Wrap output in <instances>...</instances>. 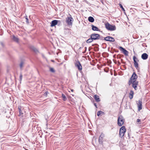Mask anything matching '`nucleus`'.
<instances>
[{
  "label": "nucleus",
  "mask_w": 150,
  "mask_h": 150,
  "mask_svg": "<svg viewBox=\"0 0 150 150\" xmlns=\"http://www.w3.org/2000/svg\"><path fill=\"white\" fill-rule=\"evenodd\" d=\"M105 28L108 30L112 31L116 30L115 25L110 24L108 22L105 23Z\"/></svg>",
  "instance_id": "obj_1"
},
{
  "label": "nucleus",
  "mask_w": 150,
  "mask_h": 150,
  "mask_svg": "<svg viewBox=\"0 0 150 150\" xmlns=\"http://www.w3.org/2000/svg\"><path fill=\"white\" fill-rule=\"evenodd\" d=\"M125 119L122 115L119 116L117 119V124L119 126H121L124 124Z\"/></svg>",
  "instance_id": "obj_2"
},
{
  "label": "nucleus",
  "mask_w": 150,
  "mask_h": 150,
  "mask_svg": "<svg viewBox=\"0 0 150 150\" xmlns=\"http://www.w3.org/2000/svg\"><path fill=\"white\" fill-rule=\"evenodd\" d=\"M70 17H68L66 18V22L68 25L71 26L72 25V23L73 21V19L70 15Z\"/></svg>",
  "instance_id": "obj_3"
},
{
  "label": "nucleus",
  "mask_w": 150,
  "mask_h": 150,
  "mask_svg": "<svg viewBox=\"0 0 150 150\" xmlns=\"http://www.w3.org/2000/svg\"><path fill=\"white\" fill-rule=\"evenodd\" d=\"M133 60L134 61V63L135 67L138 70L139 69L138 64V62L139 61V60L137 58H136L135 56H134L133 57Z\"/></svg>",
  "instance_id": "obj_4"
},
{
  "label": "nucleus",
  "mask_w": 150,
  "mask_h": 150,
  "mask_svg": "<svg viewBox=\"0 0 150 150\" xmlns=\"http://www.w3.org/2000/svg\"><path fill=\"white\" fill-rule=\"evenodd\" d=\"M138 78V76L137 75L136 73L134 72H133L131 77H130L129 82H131L134 81H137L136 79Z\"/></svg>",
  "instance_id": "obj_5"
},
{
  "label": "nucleus",
  "mask_w": 150,
  "mask_h": 150,
  "mask_svg": "<svg viewBox=\"0 0 150 150\" xmlns=\"http://www.w3.org/2000/svg\"><path fill=\"white\" fill-rule=\"evenodd\" d=\"M138 82L137 81H134L130 82H128V84L130 85L131 84H132V86L134 88L135 90H137V85H138Z\"/></svg>",
  "instance_id": "obj_6"
},
{
  "label": "nucleus",
  "mask_w": 150,
  "mask_h": 150,
  "mask_svg": "<svg viewBox=\"0 0 150 150\" xmlns=\"http://www.w3.org/2000/svg\"><path fill=\"white\" fill-rule=\"evenodd\" d=\"M61 23V22L60 21L55 20L52 21L50 26L51 27H53L55 26L57 24H58L59 25Z\"/></svg>",
  "instance_id": "obj_7"
},
{
  "label": "nucleus",
  "mask_w": 150,
  "mask_h": 150,
  "mask_svg": "<svg viewBox=\"0 0 150 150\" xmlns=\"http://www.w3.org/2000/svg\"><path fill=\"white\" fill-rule=\"evenodd\" d=\"M75 66L77 67L79 71H81L82 69V66L80 62L78 60L75 63Z\"/></svg>",
  "instance_id": "obj_8"
},
{
  "label": "nucleus",
  "mask_w": 150,
  "mask_h": 150,
  "mask_svg": "<svg viewBox=\"0 0 150 150\" xmlns=\"http://www.w3.org/2000/svg\"><path fill=\"white\" fill-rule=\"evenodd\" d=\"M91 38H92L94 40H99V34L97 33H93L91 35Z\"/></svg>",
  "instance_id": "obj_9"
},
{
  "label": "nucleus",
  "mask_w": 150,
  "mask_h": 150,
  "mask_svg": "<svg viewBox=\"0 0 150 150\" xmlns=\"http://www.w3.org/2000/svg\"><path fill=\"white\" fill-rule=\"evenodd\" d=\"M30 50L33 51L36 54H38L39 53L38 49L33 46H31L30 47Z\"/></svg>",
  "instance_id": "obj_10"
},
{
  "label": "nucleus",
  "mask_w": 150,
  "mask_h": 150,
  "mask_svg": "<svg viewBox=\"0 0 150 150\" xmlns=\"http://www.w3.org/2000/svg\"><path fill=\"white\" fill-rule=\"evenodd\" d=\"M137 103L138 107V110L140 111L142 108V100H139L138 101H137Z\"/></svg>",
  "instance_id": "obj_11"
},
{
  "label": "nucleus",
  "mask_w": 150,
  "mask_h": 150,
  "mask_svg": "<svg viewBox=\"0 0 150 150\" xmlns=\"http://www.w3.org/2000/svg\"><path fill=\"white\" fill-rule=\"evenodd\" d=\"M119 49L124 53L126 56H128V51L121 46H120Z\"/></svg>",
  "instance_id": "obj_12"
},
{
  "label": "nucleus",
  "mask_w": 150,
  "mask_h": 150,
  "mask_svg": "<svg viewBox=\"0 0 150 150\" xmlns=\"http://www.w3.org/2000/svg\"><path fill=\"white\" fill-rule=\"evenodd\" d=\"M104 40L110 42H113L115 41L114 38L110 36H108L104 38Z\"/></svg>",
  "instance_id": "obj_13"
},
{
  "label": "nucleus",
  "mask_w": 150,
  "mask_h": 150,
  "mask_svg": "<svg viewBox=\"0 0 150 150\" xmlns=\"http://www.w3.org/2000/svg\"><path fill=\"white\" fill-rule=\"evenodd\" d=\"M104 137V135L103 133H102L100 135L99 139V142L101 144L103 142V139Z\"/></svg>",
  "instance_id": "obj_14"
},
{
  "label": "nucleus",
  "mask_w": 150,
  "mask_h": 150,
  "mask_svg": "<svg viewBox=\"0 0 150 150\" xmlns=\"http://www.w3.org/2000/svg\"><path fill=\"white\" fill-rule=\"evenodd\" d=\"M148 55L146 53L143 54L141 56L143 60H146L148 58Z\"/></svg>",
  "instance_id": "obj_15"
},
{
  "label": "nucleus",
  "mask_w": 150,
  "mask_h": 150,
  "mask_svg": "<svg viewBox=\"0 0 150 150\" xmlns=\"http://www.w3.org/2000/svg\"><path fill=\"white\" fill-rule=\"evenodd\" d=\"M134 94V91L132 90L130 91L129 94V97L130 99H132L133 98Z\"/></svg>",
  "instance_id": "obj_16"
},
{
  "label": "nucleus",
  "mask_w": 150,
  "mask_h": 150,
  "mask_svg": "<svg viewBox=\"0 0 150 150\" xmlns=\"http://www.w3.org/2000/svg\"><path fill=\"white\" fill-rule=\"evenodd\" d=\"M18 109L19 112V114L18 115V116H21L22 117H23V113L22 112V111L21 110V107L19 106L18 107Z\"/></svg>",
  "instance_id": "obj_17"
},
{
  "label": "nucleus",
  "mask_w": 150,
  "mask_h": 150,
  "mask_svg": "<svg viewBox=\"0 0 150 150\" xmlns=\"http://www.w3.org/2000/svg\"><path fill=\"white\" fill-rule=\"evenodd\" d=\"M92 27V29L93 31H100V30L97 27L94 25H92L91 26Z\"/></svg>",
  "instance_id": "obj_18"
},
{
  "label": "nucleus",
  "mask_w": 150,
  "mask_h": 150,
  "mask_svg": "<svg viewBox=\"0 0 150 150\" xmlns=\"http://www.w3.org/2000/svg\"><path fill=\"white\" fill-rule=\"evenodd\" d=\"M94 98L96 101L97 102H98L100 101V100L99 98V96L97 95H95L94 96Z\"/></svg>",
  "instance_id": "obj_19"
},
{
  "label": "nucleus",
  "mask_w": 150,
  "mask_h": 150,
  "mask_svg": "<svg viewBox=\"0 0 150 150\" xmlns=\"http://www.w3.org/2000/svg\"><path fill=\"white\" fill-rule=\"evenodd\" d=\"M88 20L89 22L91 23H93L94 21V18L92 16H89L88 18Z\"/></svg>",
  "instance_id": "obj_20"
},
{
  "label": "nucleus",
  "mask_w": 150,
  "mask_h": 150,
  "mask_svg": "<svg viewBox=\"0 0 150 150\" xmlns=\"http://www.w3.org/2000/svg\"><path fill=\"white\" fill-rule=\"evenodd\" d=\"M120 131L122 132H124L125 133L126 131L125 127V126H122L120 129Z\"/></svg>",
  "instance_id": "obj_21"
},
{
  "label": "nucleus",
  "mask_w": 150,
  "mask_h": 150,
  "mask_svg": "<svg viewBox=\"0 0 150 150\" xmlns=\"http://www.w3.org/2000/svg\"><path fill=\"white\" fill-rule=\"evenodd\" d=\"M93 40H94L93 39V38H91L90 37V38L86 40V42L88 43H90L92 42Z\"/></svg>",
  "instance_id": "obj_22"
},
{
  "label": "nucleus",
  "mask_w": 150,
  "mask_h": 150,
  "mask_svg": "<svg viewBox=\"0 0 150 150\" xmlns=\"http://www.w3.org/2000/svg\"><path fill=\"white\" fill-rule=\"evenodd\" d=\"M13 39L14 41L17 42H18V39L17 38L15 37L14 35L13 36Z\"/></svg>",
  "instance_id": "obj_23"
},
{
  "label": "nucleus",
  "mask_w": 150,
  "mask_h": 150,
  "mask_svg": "<svg viewBox=\"0 0 150 150\" xmlns=\"http://www.w3.org/2000/svg\"><path fill=\"white\" fill-rule=\"evenodd\" d=\"M125 133L124 132H121V131H120L119 132V136L121 138H122L124 135Z\"/></svg>",
  "instance_id": "obj_24"
},
{
  "label": "nucleus",
  "mask_w": 150,
  "mask_h": 150,
  "mask_svg": "<svg viewBox=\"0 0 150 150\" xmlns=\"http://www.w3.org/2000/svg\"><path fill=\"white\" fill-rule=\"evenodd\" d=\"M101 114H104V112L101 111H98L97 113V115L99 116Z\"/></svg>",
  "instance_id": "obj_25"
},
{
  "label": "nucleus",
  "mask_w": 150,
  "mask_h": 150,
  "mask_svg": "<svg viewBox=\"0 0 150 150\" xmlns=\"http://www.w3.org/2000/svg\"><path fill=\"white\" fill-rule=\"evenodd\" d=\"M62 97L63 98V100L64 101H65L67 99V98L66 97L65 95L63 94H62Z\"/></svg>",
  "instance_id": "obj_26"
},
{
  "label": "nucleus",
  "mask_w": 150,
  "mask_h": 150,
  "mask_svg": "<svg viewBox=\"0 0 150 150\" xmlns=\"http://www.w3.org/2000/svg\"><path fill=\"white\" fill-rule=\"evenodd\" d=\"M50 71L52 73H54L55 72V71L54 69L52 67L50 68Z\"/></svg>",
  "instance_id": "obj_27"
},
{
  "label": "nucleus",
  "mask_w": 150,
  "mask_h": 150,
  "mask_svg": "<svg viewBox=\"0 0 150 150\" xmlns=\"http://www.w3.org/2000/svg\"><path fill=\"white\" fill-rule=\"evenodd\" d=\"M120 6V7L122 8V10L123 11H125V9L123 7L122 5L121 4H119Z\"/></svg>",
  "instance_id": "obj_28"
},
{
  "label": "nucleus",
  "mask_w": 150,
  "mask_h": 150,
  "mask_svg": "<svg viewBox=\"0 0 150 150\" xmlns=\"http://www.w3.org/2000/svg\"><path fill=\"white\" fill-rule=\"evenodd\" d=\"M104 38H105L103 37V36H100V35H99V38H98L99 39H100L101 40H104Z\"/></svg>",
  "instance_id": "obj_29"
},
{
  "label": "nucleus",
  "mask_w": 150,
  "mask_h": 150,
  "mask_svg": "<svg viewBox=\"0 0 150 150\" xmlns=\"http://www.w3.org/2000/svg\"><path fill=\"white\" fill-rule=\"evenodd\" d=\"M23 62H21L20 64V67L21 69H22V68L23 67Z\"/></svg>",
  "instance_id": "obj_30"
},
{
  "label": "nucleus",
  "mask_w": 150,
  "mask_h": 150,
  "mask_svg": "<svg viewBox=\"0 0 150 150\" xmlns=\"http://www.w3.org/2000/svg\"><path fill=\"white\" fill-rule=\"evenodd\" d=\"M25 18L26 19V22L27 23H29V21H28V17H27V16H25Z\"/></svg>",
  "instance_id": "obj_31"
},
{
  "label": "nucleus",
  "mask_w": 150,
  "mask_h": 150,
  "mask_svg": "<svg viewBox=\"0 0 150 150\" xmlns=\"http://www.w3.org/2000/svg\"><path fill=\"white\" fill-rule=\"evenodd\" d=\"M22 77H23L22 75L21 74L20 75V77H19L20 81H21V80L22 79Z\"/></svg>",
  "instance_id": "obj_32"
},
{
  "label": "nucleus",
  "mask_w": 150,
  "mask_h": 150,
  "mask_svg": "<svg viewBox=\"0 0 150 150\" xmlns=\"http://www.w3.org/2000/svg\"><path fill=\"white\" fill-rule=\"evenodd\" d=\"M142 45L143 47H147V46L146 44L145 43H143L142 44Z\"/></svg>",
  "instance_id": "obj_33"
},
{
  "label": "nucleus",
  "mask_w": 150,
  "mask_h": 150,
  "mask_svg": "<svg viewBox=\"0 0 150 150\" xmlns=\"http://www.w3.org/2000/svg\"><path fill=\"white\" fill-rule=\"evenodd\" d=\"M0 44L3 47H4V45L2 42H0Z\"/></svg>",
  "instance_id": "obj_34"
},
{
  "label": "nucleus",
  "mask_w": 150,
  "mask_h": 150,
  "mask_svg": "<svg viewBox=\"0 0 150 150\" xmlns=\"http://www.w3.org/2000/svg\"><path fill=\"white\" fill-rule=\"evenodd\" d=\"M141 121V120L140 119H138L137 120V122H139Z\"/></svg>",
  "instance_id": "obj_35"
},
{
  "label": "nucleus",
  "mask_w": 150,
  "mask_h": 150,
  "mask_svg": "<svg viewBox=\"0 0 150 150\" xmlns=\"http://www.w3.org/2000/svg\"><path fill=\"white\" fill-rule=\"evenodd\" d=\"M48 93V91H46L45 92V93H44V94L45 95H47V93Z\"/></svg>",
  "instance_id": "obj_36"
},
{
  "label": "nucleus",
  "mask_w": 150,
  "mask_h": 150,
  "mask_svg": "<svg viewBox=\"0 0 150 150\" xmlns=\"http://www.w3.org/2000/svg\"><path fill=\"white\" fill-rule=\"evenodd\" d=\"M13 111H11L10 112V113L11 115H12V114H13Z\"/></svg>",
  "instance_id": "obj_37"
},
{
  "label": "nucleus",
  "mask_w": 150,
  "mask_h": 150,
  "mask_svg": "<svg viewBox=\"0 0 150 150\" xmlns=\"http://www.w3.org/2000/svg\"><path fill=\"white\" fill-rule=\"evenodd\" d=\"M67 30L68 31V32H69V33H71V30L70 29H67Z\"/></svg>",
  "instance_id": "obj_38"
},
{
  "label": "nucleus",
  "mask_w": 150,
  "mask_h": 150,
  "mask_svg": "<svg viewBox=\"0 0 150 150\" xmlns=\"http://www.w3.org/2000/svg\"><path fill=\"white\" fill-rule=\"evenodd\" d=\"M94 105H95V106L96 107V108H97V106L96 104V103H94Z\"/></svg>",
  "instance_id": "obj_39"
},
{
  "label": "nucleus",
  "mask_w": 150,
  "mask_h": 150,
  "mask_svg": "<svg viewBox=\"0 0 150 150\" xmlns=\"http://www.w3.org/2000/svg\"><path fill=\"white\" fill-rule=\"evenodd\" d=\"M86 50H85L84 51H83V52H82V53H83V54H84V53H85L86 52Z\"/></svg>",
  "instance_id": "obj_40"
},
{
  "label": "nucleus",
  "mask_w": 150,
  "mask_h": 150,
  "mask_svg": "<svg viewBox=\"0 0 150 150\" xmlns=\"http://www.w3.org/2000/svg\"><path fill=\"white\" fill-rule=\"evenodd\" d=\"M118 63L119 65L120 64V63L119 61L118 62Z\"/></svg>",
  "instance_id": "obj_41"
},
{
  "label": "nucleus",
  "mask_w": 150,
  "mask_h": 150,
  "mask_svg": "<svg viewBox=\"0 0 150 150\" xmlns=\"http://www.w3.org/2000/svg\"><path fill=\"white\" fill-rule=\"evenodd\" d=\"M118 51H119L118 50H117L115 51V52H118Z\"/></svg>",
  "instance_id": "obj_42"
},
{
  "label": "nucleus",
  "mask_w": 150,
  "mask_h": 150,
  "mask_svg": "<svg viewBox=\"0 0 150 150\" xmlns=\"http://www.w3.org/2000/svg\"><path fill=\"white\" fill-rule=\"evenodd\" d=\"M115 56H116V54H115V55H113V57H114V58H115Z\"/></svg>",
  "instance_id": "obj_43"
},
{
  "label": "nucleus",
  "mask_w": 150,
  "mask_h": 150,
  "mask_svg": "<svg viewBox=\"0 0 150 150\" xmlns=\"http://www.w3.org/2000/svg\"><path fill=\"white\" fill-rule=\"evenodd\" d=\"M85 50H87V47H85Z\"/></svg>",
  "instance_id": "obj_44"
},
{
  "label": "nucleus",
  "mask_w": 150,
  "mask_h": 150,
  "mask_svg": "<svg viewBox=\"0 0 150 150\" xmlns=\"http://www.w3.org/2000/svg\"><path fill=\"white\" fill-rule=\"evenodd\" d=\"M118 56H119V55H117V58H120V57H118Z\"/></svg>",
  "instance_id": "obj_45"
},
{
  "label": "nucleus",
  "mask_w": 150,
  "mask_h": 150,
  "mask_svg": "<svg viewBox=\"0 0 150 150\" xmlns=\"http://www.w3.org/2000/svg\"><path fill=\"white\" fill-rule=\"evenodd\" d=\"M71 91L72 92H73L74 90L73 89H71Z\"/></svg>",
  "instance_id": "obj_46"
},
{
  "label": "nucleus",
  "mask_w": 150,
  "mask_h": 150,
  "mask_svg": "<svg viewBox=\"0 0 150 150\" xmlns=\"http://www.w3.org/2000/svg\"><path fill=\"white\" fill-rule=\"evenodd\" d=\"M42 55L43 57H44V55L43 54H42Z\"/></svg>",
  "instance_id": "obj_47"
},
{
  "label": "nucleus",
  "mask_w": 150,
  "mask_h": 150,
  "mask_svg": "<svg viewBox=\"0 0 150 150\" xmlns=\"http://www.w3.org/2000/svg\"><path fill=\"white\" fill-rule=\"evenodd\" d=\"M76 2H79V1H78L77 0H76Z\"/></svg>",
  "instance_id": "obj_48"
},
{
  "label": "nucleus",
  "mask_w": 150,
  "mask_h": 150,
  "mask_svg": "<svg viewBox=\"0 0 150 150\" xmlns=\"http://www.w3.org/2000/svg\"><path fill=\"white\" fill-rule=\"evenodd\" d=\"M133 51H134V53H135V52H134V49H133Z\"/></svg>",
  "instance_id": "obj_49"
},
{
  "label": "nucleus",
  "mask_w": 150,
  "mask_h": 150,
  "mask_svg": "<svg viewBox=\"0 0 150 150\" xmlns=\"http://www.w3.org/2000/svg\"><path fill=\"white\" fill-rule=\"evenodd\" d=\"M81 47H80L79 48V49H81Z\"/></svg>",
  "instance_id": "obj_50"
},
{
  "label": "nucleus",
  "mask_w": 150,
  "mask_h": 150,
  "mask_svg": "<svg viewBox=\"0 0 150 150\" xmlns=\"http://www.w3.org/2000/svg\"><path fill=\"white\" fill-rule=\"evenodd\" d=\"M122 60H123V59H121V61H122Z\"/></svg>",
  "instance_id": "obj_51"
},
{
  "label": "nucleus",
  "mask_w": 150,
  "mask_h": 150,
  "mask_svg": "<svg viewBox=\"0 0 150 150\" xmlns=\"http://www.w3.org/2000/svg\"><path fill=\"white\" fill-rule=\"evenodd\" d=\"M140 124V123H139V124Z\"/></svg>",
  "instance_id": "obj_52"
}]
</instances>
